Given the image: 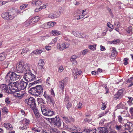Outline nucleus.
Returning a JSON list of instances; mask_svg holds the SVG:
<instances>
[{
	"label": "nucleus",
	"instance_id": "43",
	"mask_svg": "<svg viewBox=\"0 0 133 133\" xmlns=\"http://www.w3.org/2000/svg\"><path fill=\"white\" fill-rule=\"evenodd\" d=\"M35 23L37 22L40 19V17L39 16H36L32 18Z\"/></svg>",
	"mask_w": 133,
	"mask_h": 133
},
{
	"label": "nucleus",
	"instance_id": "22",
	"mask_svg": "<svg viewBox=\"0 0 133 133\" xmlns=\"http://www.w3.org/2000/svg\"><path fill=\"white\" fill-rule=\"evenodd\" d=\"M23 68L24 69V71L25 70V72H27L28 71H30V65L28 63H26L23 65Z\"/></svg>",
	"mask_w": 133,
	"mask_h": 133
},
{
	"label": "nucleus",
	"instance_id": "62",
	"mask_svg": "<svg viewBox=\"0 0 133 133\" xmlns=\"http://www.w3.org/2000/svg\"><path fill=\"white\" fill-rule=\"evenodd\" d=\"M27 4L22 5L20 6V9H24L27 6Z\"/></svg>",
	"mask_w": 133,
	"mask_h": 133
},
{
	"label": "nucleus",
	"instance_id": "33",
	"mask_svg": "<svg viewBox=\"0 0 133 133\" xmlns=\"http://www.w3.org/2000/svg\"><path fill=\"white\" fill-rule=\"evenodd\" d=\"M41 109L43 114V115L44 113L47 110L46 108L45 107L44 105H42L41 107Z\"/></svg>",
	"mask_w": 133,
	"mask_h": 133
},
{
	"label": "nucleus",
	"instance_id": "30",
	"mask_svg": "<svg viewBox=\"0 0 133 133\" xmlns=\"http://www.w3.org/2000/svg\"><path fill=\"white\" fill-rule=\"evenodd\" d=\"M112 50L111 55L112 56H115L117 54V51H116V49L115 48L112 47Z\"/></svg>",
	"mask_w": 133,
	"mask_h": 133
},
{
	"label": "nucleus",
	"instance_id": "20",
	"mask_svg": "<svg viewBox=\"0 0 133 133\" xmlns=\"http://www.w3.org/2000/svg\"><path fill=\"white\" fill-rule=\"evenodd\" d=\"M51 32L53 35L54 36H57L61 34V31L56 30H52Z\"/></svg>",
	"mask_w": 133,
	"mask_h": 133
},
{
	"label": "nucleus",
	"instance_id": "13",
	"mask_svg": "<svg viewBox=\"0 0 133 133\" xmlns=\"http://www.w3.org/2000/svg\"><path fill=\"white\" fill-rule=\"evenodd\" d=\"M62 118L64 121L66 123H70L73 122L74 121V119L71 117L70 116L69 117H67L65 116H63L62 117Z\"/></svg>",
	"mask_w": 133,
	"mask_h": 133
},
{
	"label": "nucleus",
	"instance_id": "11",
	"mask_svg": "<svg viewBox=\"0 0 133 133\" xmlns=\"http://www.w3.org/2000/svg\"><path fill=\"white\" fill-rule=\"evenodd\" d=\"M69 45L70 44L69 43L65 42L61 45L59 44H58L57 48H59L60 50H62L65 48H68Z\"/></svg>",
	"mask_w": 133,
	"mask_h": 133
},
{
	"label": "nucleus",
	"instance_id": "15",
	"mask_svg": "<svg viewBox=\"0 0 133 133\" xmlns=\"http://www.w3.org/2000/svg\"><path fill=\"white\" fill-rule=\"evenodd\" d=\"M9 89L10 91L12 93H13L14 94L15 93V92L20 91L18 87H14L10 86L9 87Z\"/></svg>",
	"mask_w": 133,
	"mask_h": 133
},
{
	"label": "nucleus",
	"instance_id": "49",
	"mask_svg": "<svg viewBox=\"0 0 133 133\" xmlns=\"http://www.w3.org/2000/svg\"><path fill=\"white\" fill-rule=\"evenodd\" d=\"M65 104H66V107L67 109L68 110H69L72 106V104L70 102H68L65 103Z\"/></svg>",
	"mask_w": 133,
	"mask_h": 133
},
{
	"label": "nucleus",
	"instance_id": "23",
	"mask_svg": "<svg viewBox=\"0 0 133 133\" xmlns=\"http://www.w3.org/2000/svg\"><path fill=\"white\" fill-rule=\"evenodd\" d=\"M128 84H130L129 87H130L133 85V77H131L128 79L127 81Z\"/></svg>",
	"mask_w": 133,
	"mask_h": 133
},
{
	"label": "nucleus",
	"instance_id": "12",
	"mask_svg": "<svg viewBox=\"0 0 133 133\" xmlns=\"http://www.w3.org/2000/svg\"><path fill=\"white\" fill-rule=\"evenodd\" d=\"M27 85V83L21 80L19 83V87H18L20 90L25 89Z\"/></svg>",
	"mask_w": 133,
	"mask_h": 133
},
{
	"label": "nucleus",
	"instance_id": "4",
	"mask_svg": "<svg viewBox=\"0 0 133 133\" xmlns=\"http://www.w3.org/2000/svg\"><path fill=\"white\" fill-rule=\"evenodd\" d=\"M23 78L27 82H30L35 80L36 77L32 73L31 71L28 70L25 72Z\"/></svg>",
	"mask_w": 133,
	"mask_h": 133
},
{
	"label": "nucleus",
	"instance_id": "24",
	"mask_svg": "<svg viewBox=\"0 0 133 133\" xmlns=\"http://www.w3.org/2000/svg\"><path fill=\"white\" fill-rule=\"evenodd\" d=\"M9 64V62L8 61H5L3 62L2 64V68L4 69L7 68Z\"/></svg>",
	"mask_w": 133,
	"mask_h": 133
},
{
	"label": "nucleus",
	"instance_id": "41",
	"mask_svg": "<svg viewBox=\"0 0 133 133\" xmlns=\"http://www.w3.org/2000/svg\"><path fill=\"white\" fill-rule=\"evenodd\" d=\"M10 86L14 87H19V83L17 82H15L13 83L12 85H10Z\"/></svg>",
	"mask_w": 133,
	"mask_h": 133
},
{
	"label": "nucleus",
	"instance_id": "32",
	"mask_svg": "<svg viewBox=\"0 0 133 133\" xmlns=\"http://www.w3.org/2000/svg\"><path fill=\"white\" fill-rule=\"evenodd\" d=\"M59 14H58L57 15H56L55 14H49V17L50 18L54 19L59 17Z\"/></svg>",
	"mask_w": 133,
	"mask_h": 133
},
{
	"label": "nucleus",
	"instance_id": "58",
	"mask_svg": "<svg viewBox=\"0 0 133 133\" xmlns=\"http://www.w3.org/2000/svg\"><path fill=\"white\" fill-rule=\"evenodd\" d=\"M77 57V56H73L71 57V58L70 59V61L72 62L74 60H76V59Z\"/></svg>",
	"mask_w": 133,
	"mask_h": 133
},
{
	"label": "nucleus",
	"instance_id": "53",
	"mask_svg": "<svg viewBox=\"0 0 133 133\" xmlns=\"http://www.w3.org/2000/svg\"><path fill=\"white\" fill-rule=\"evenodd\" d=\"M117 107L118 108L124 109L125 107L124 105L122 103H120L117 106Z\"/></svg>",
	"mask_w": 133,
	"mask_h": 133
},
{
	"label": "nucleus",
	"instance_id": "2",
	"mask_svg": "<svg viewBox=\"0 0 133 133\" xmlns=\"http://www.w3.org/2000/svg\"><path fill=\"white\" fill-rule=\"evenodd\" d=\"M21 77L19 74H17L15 73L10 72L8 73L6 76L5 80L7 82L11 83L12 81L20 79Z\"/></svg>",
	"mask_w": 133,
	"mask_h": 133
},
{
	"label": "nucleus",
	"instance_id": "36",
	"mask_svg": "<svg viewBox=\"0 0 133 133\" xmlns=\"http://www.w3.org/2000/svg\"><path fill=\"white\" fill-rule=\"evenodd\" d=\"M46 8V5H45L44 6H41L39 8L36 9L35 10V12H38L41 10L43 9H45Z\"/></svg>",
	"mask_w": 133,
	"mask_h": 133
},
{
	"label": "nucleus",
	"instance_id": "57",
	"mask_svg": "<svg viewBox=\"0 0 133 133\" xmlns=\"http://www.w3.org/2000/svg\"><path fill=\"white\" fill-rule=\"evenodd\" d=\"M89 50L88 49H85L82 51L81 52L82 54L83 55H85L88 52Z\"/></svg>",
	"mask_w": 133,
	"mask_h": 133
},
{
	"label": "nucleus",
	"instance_id": "64",
	"mask_svg": "<svg viewBox=\"0 0 133 133\" xmlns=\"http://www.w3.org/2000/svg\"><path fill=\"white\" fill-rule=\"evenodd\" d=\"M2 111L3 112H5L7 113L8 112V110L6 108H4L2 109Z\"/></svg>",
	"mask_w": 133,
	"mask_h": 133
},
{
	"label": "nucleus",
	"instance_id": "3",
	"mask_svg": "<svg viewBox=\"0 0 133 133\" xmlns=\"http://www.w3.org/2000/svg\"><path fill=\"white\" fill-rule=\"evenodd\" d=\"M15 11L13 9L8 12L3 13L2 14V17L4 19L7 20H11L16 16Z\"/></svg>",
	"mask_w": 133,
	"mask_h": 133
},
{
	"label": "nucleus",
	"instance_id": "60",
	"mask_svg": "<svg viewBox=\"0 0 133 133\" xmlns=\"http://www.w3.org/2000/svg\"><path fill=\"white\" fill-rule=\"evenodd\" d=\"M50 78L49 77L47 79L46 81V83L47 85L49 86H50Z\"/></svg>",
	"mask_w": 133,
	"mask_h": 133
},
{
	"label": "nucleus",
	"instance_id": "48",
	"mask_svg": "<svg viewBox=\"0 0 133 133\" xmlns=\"http://www.w3.org/2000/svg\"><path fill=\"white\" fill-rule=\"evenodd\" d=\"M36 108H35L34 109H32L35 115L39 113L38 110Z\"/></svg>",
	"mask_w": 133,
	"mask_h": 133
},
{
	"label": "nucleus",
	"instance_id": "31",
	"mask_svg": "<svg viewBox=\"0 0 133 133\" xmlns=\"http://www.w3.org/2000/svg\"><path fill=\"white\" fill-rule=\"evenodd\" d=\"M41 82V79H39L37 80H36L35 81H34V82L29 84L28 85V87H30L32 85L35 84V83H37Z\"/></svg>",
	"mask_w": 133,
	"mask_h": 133
},
{
	"label": "nucleus",
	"instance_id": "38",
	"mask_svg": "<svg viewBox=\"0 0 133 133\" xmlns=\"http://www.w3.org/2000/svg\"><path fill=\"white\" fill-rule=\"evenodd\" d=\"M96 45H90L89 48L92 51H94L96 49Z\"/></svg>",
	"mask_w": 133,
	"mask_h": 133
},
{
	"label": "nucleus",
	"instance_id": "8",
	"mask_svg": "<svg viewBox=\"0 0 133 133\" xmlns=\"http://www.w3.org/2000/svg\"><path fill=\"white\" fill-rule=\"evenodd\" d=\"M124 92V90L123 89H121L119 90L114 95V99L117 100V99H121L123 96Z\"/></svg>",
	"mask_w": 133,
	"mask_h": 133
},
{
	"label": "nucleus",
	"instance_id": "54",
	"mask_svg": "<svg viewBox=\"0 0 133 133\" xmlns=\"http://www.w3.org/2000/svg\"><path fill=\"white\" fill-rule=\"evenodd\" d=\"M64 70V68L62 66H60L58 68V72L61 73Z\"/></svg>",
	"mask_w": 133,
	"mask_h": 133
},
{
	"label": "nucleus",
	"instance_id": "14",
	"mask_svg": "<svg viewBox=\"0 0 133 133\" xmlns=\"http://www.w3.org/2000/svg\"><path fill=\"white\" fill-rule=\"evenodd\" d=\"M0 88L2 91H3L5 92H9L8 87L6 84H3L1 85L0 86Z\"/></svg>",
	"mask_w": 133,
	"mask_h": 133
},
{
	"label": "nucleus",
	"instance_id": "35",
	"mask_svg": "<svg viewBox=\"0 0 133 133\" xmlns=\"http://www.w3.org/2000/svg\"><path fill=\"white\" fill-rule=\"evenodd\" d=\"M43 51L42 50H39L38 49L32 52V53L35 54L36 55L39 54L41 53Z\"/></svg>",
	"mask_w": 133,
	"mask_h": 133
},
{
	"label": "nucleus",
	"instance_id": "10",
	"mask_svg": "<svg viewBox=\"0 0 133 133\" xmlns=\"http://www.w3.org/2000/svg\"><path fill=\"white\" fill-rule=\"evenodd\" d=\"M68 80L67 77L65 78L63 80L60 81L59 83V88L63 91L64 86L66 85V83Z\"/></svg>",
	"mask_w": 133,
	"mask_h": 133
},
{
	"label": "nucleus",
	"instance_id": "26",
	"mask_svg": "<svg viewBox=\"0 0 133 133\" xmlns=\"http://www.w3.org/2000/svg\"><path fill=\"white\" fill-rule=\"evenodd\" d=\"M73 73L76 76L79 75L82 72L80 70H78L77 69H74L72 71Z\"/></svg>",
	"mask_w": 133,
	"mask_h": 133
},
{
	"label": "nucleus",
	"instance_id": "1",
	"mask_svg": "<svg viewBox=\"0 0 133 133\" xmlns=\"http://www.w3.org/2000/svg\"><path fill=\"white\" fill-rule=\"evenodd\" d=\"M28 92L32 95L40 96L43 93V89L41 85H37L30 88Z\"/></svg>",
	"mask_w": 133,
	"mask_h": 133
},
{
	"label": "nucleus",
	"instance_id": "18",
	"mask_svg": "<svg viewBox=\"0 0 133 133\" xmlns=\"http://www.w3.org/2000/svg\"><path fill=\"white\" fill-rule=\"evenodd\" d=\"M108 131L107 128L104 127H101L99 128L98 133H108Z\"/></svg>",
	"mask_w": 133,
	"mask_h": 133
},
{
	"label": "nucleus",
	"instance_id": "28",
	"mask_svg": "<svg viewBox=\"0 0 133 133\" xmlns=\"http://www.w3.org/2000/svg\"><path fill=\"white\" fill-rule=\"evenodd\" d=\"M55 24L56 22H49L47 23V28H50L51 27H53Z\"/></svg>",
	"mask_w": 133,
	"mask_h": 133
},
{
	"label": "nucleus",
	"instance_id": "50",
	"mask_svg": "<svg viewBox=\"0 0 133 133\" xmlns=\"http://www.w3.org/2000/svg\"><path fill=\"white\" fill-rule=\"evenodd\" d=\"M129 59L127 58H125L123 60V63L125 65H127L129 63Z\"/></svg>",
	"mask_w": 133,
	"mask_h": 133
},
{
	"label": "nucleus",
	"instance_id": "7",
	"mask_svg": "<svg viewBox=\"0 0 133 133\" xmlns=\"http://www.w3.org/2000/svg\"><path fill=\"white\" fill-rule=\"evenodd\" d=\"M15 70L17 72L21 73L23 72L24 71V69L23 68V65L22 62H20L17 63Z\"/></svg>",
	"mask_w": 133,
	"mask_h": 133
},
{
	"label": "nucleus",
	"instance_id": "25",
	"mask_svg": "<svg viewBox=\"0 0 133 133\" xmlns=\"http://www.w3.org/2000/svg\"><path fill=\"white\" fill-rule=\"evenodd\" d=\"M30 121L28 120H27L26 119H24L23 120L20 122L21 123H22V124L24 125H26L27 126L29 124Z\"/></svg>",
	"mask_w": 133,
	"mask_h": 133
},
{
	"label": "nucleus",
	"instance_id": "16",
	"mask_svg": "<svg viewBox=\"0 0 133 133\" xmlns=\"http://www.w3.org/2000/svg\"><path fill=\"white\" fill-rule=\"evenodd\" d=\"M4 126L6 129L9 130H11L13 129L12 125L9 123H4Z\"/></svg>",
	"mask_w": 133,
	"mask_h": 133
},
{
	"label": "nucleus",
	"instance_id": "55",
	"mask_svg": "<svg viewBox=\"0 0 133 133\" xmlns=\"http://www.w3.org/2000/svg\"><path fill=\"white\" fill-rule=\"evenodd\" d=\"M120 42V40L119 39L114 40L113 41H111V43H112L113 44H116Z\"/></svg>",
	"mask_w": 133,
	"mask_h": 133
},
{
	"label": "nucleus",
	"instance_id": "6",
	"mask_svg": "<svg viewBox=\"0 0 133 133\" xmlns=\"http://www.w3.org/2000/svg\"><path fill=\"white\" fill-rule=\"evenodd\" d=\"M52 123L57 127H60L62 123V121L59 117L56 116L55 118L51 119Z\"/></svg>",
	"mask_w": 133,
	"mask_h": 133
},
{
	"label": "nucleus",
	"instance_id": "29",
	"mask_svg": "<svg viewBox=\"0 0 133 133\" xmlns=\"http://www.w3.org/2000/svg\"><path fill=\"white\" fill-rule=\"evenodd\" d=\"M43 96L47 100H49L51 97L47 93L46 91L44 92Z\"/></svg>",
	"mask_w": 133,
	"mask_h": 133
},
{
	"label": "nucleus",
	"instance_id": "44",
	"mask_svg": "<svg viewBox=\"0 0 133 133\" xmlns=\"http://www.w3.org/2000/svg\"><path fill=\"white\" fill-rule=\"evenodd\" d=\"M107 9L109 13L112 17H113V15L111 9L109 7H107Z\"/></svg>",
	"mask_w": 133,
	"mask_h": 133
},
{
	"label": "nucleus",
	"instance_id": "47",
	"mask_svg": "<svg viewBox=\"0 0 133 133\" xmlns=\"http://www.w3.org/2000/svg\"><path fill=\"white\" fill-rule=\"evenodd\" d=\"M5 101V102L6 104V105H8L9 104L11 103V101L10 100V98L8 97H7L6 98Z\"/></svg>",
	"mask_w": 133,
	"mask_h": 133
},
{
	"label": "nucleus",
	"instance_id": "27",
	"mask_svg": "<svg viewBox=\"0 0 133 133\" xmlns=\"http://www.w3.org/2000/svg\"><path fill=\"white\" fill-rule=\"evenodd\" d=\"M6 54L4 53L0 54V60L2 61L4 60L6 58Z\"/></svg>",
	"mask_w": 133,
	"mask_h": 133
},
{
	"label": "nucleus",
	"instance_id": "59",
	"mask_svg": "<svg viewBox=\"0 0 133 133\" xmlns=\"http://www.w3.org/2000/svg\"><path fill=\"white\" fill-rule=\"evenodd\" d=\"M29 50V49L26 48H24L22 49L23 53H26Z\"/></svg>",
	"mask_w": 133,
	"mask_h": 133
},
{
	"label": "nucleus",
	"instance_id": "40",
	"mask_svg": "<svg viewBox=\"0 0 133 133\" xmlns=\"http://www.w3.org/2000/svg\"><path fill=\"white\" fill-rule=\"evenodd\" d=\"M48 130L51 133H56L57 130L56 129L50 128H49Z\"/></svg>",
	"mask_w": 133,
	"mask_h": 133
},
{
	"label": "nucleus",
	"instance_id": "19",
	"mask_svg": "<svg viewBox=\"0 0 133 133\" xmlns=\"http://www.w3.org/2000/svg\"><path fill=\"white\" fill-rule=\"evenodd\" d=\"M126 30L130 35H131L132 34V26H130L127 28Z\"/></svg>",
	"mask_w": 133,
	"mask_h": 133
},
{
	"label": "nucleus",
	"instance_id": "63",
	"mask_svg": "<svg viewBox=\"0 0 133 133\" xmlns=\"http://www.w3.org/2000/svg\"><path fill=\"white\" fill-rule=\"evenodd\" d=\"M30 23V24H31V25H32L33 24L35 23L34 22L35 21H34L32 18L28 19Z\"/></svg>",
	"mask_w": 133,
	"mask_h": 133
},
{
	"label": "nucleus",
	"instance_id": "51",
	"mask_svg": "<svg viewBox=\"0 0 133 133\" xmlns=\"http://www.w3.org/2000/svg\"><path fill=\"white\" fill-rule=\"evenodd\" d=\"M69 97L66 95H65V98L64 99V102L65 103H66L68 102H69Z\"/></svg>",
	"mask_w": 133,
	"mask_h": 133
},
{
	"label": "nucleus",
	"instance_id": "42",
	"mask_svg": "<svg viewBox=\"0 0 133 133\" xmlns=\"http://www.w3.org/2000/svg\"><path fill=\"white\" fill-rule=\"evenodd\" d=\"M35 117L36 119L38 121H40L42 118V117L39 114V113L37 114V115H35Z\"/></svg>",
	"mask_w": 133,
	"mask_h": 133
},
{
	"label": "nucleus",
	"instance_id": "61",
	"mask_svg": "<svg viewBox=\"0 0 133 133\" xmlns=\"http://www.w3.org/2000/svg\"><path fill=\"white\" fill-rule=\"evenodd\" d=\"M82 10L81 9H78L77 10L76 13V14L77 15H78V14L79 15L82 13Z\"/></svg>",
	"mask_w": 133,
	"mask_h": 133
},
{
	"label": "nucleus",
	"instance_id": "56",
	"mask_svg": "<svg viewBox=\"0 0 133 133\" xmlns=\"http://www.w3.org/2000/svg\"><path fill=\"white\" fill-rule=\"evenodd\" d=\"M32 130L36 132H39L40 131L39 128L37 127L33 128H32Z\"/></svg>",
	"mask_w": 133,
	"mask_h": 133
},
{
	"label": "nucleus",
	"instance_id": "17",
	"mask_svg": "<svg viewBox=\"0 0 133 133\" xmlns=\"http://www.w3.org/2000/svg\"><path fill=\"white\" fill-rule=\"evenodd\" d=\"M54 115V112L53 111L47 110L43 114L45 116H51Z\"/></svg>",
	"mask_w": 133,
	"mask_h": 133
},
{
	"label": "nucleus",
	"instance_id": "39",
	"mask_svg": "<svg viewBox=\"0 0 133 133\" xmlns=\"http://www.w3.org/2000/svg\"><path fill=\"white\" fill-rule=\"evenodd\" d=\"M37 101L39 104L43 103L45 104V102L42 98H37Z\"/></svg>",
	"mask_w": 133,
	"mask_h": 133
},
{
	"label": "nucleus",
	"instance_id": "52",
	"mask_svg": "<svg viewBox=\"0 0 133 133\" xmlns=\"http://www.w3.org/2000/svg\"><path fill=\"white\" fill-rule=\"evenodd\" d=\"M27 128V126L25 125H24L23 124H22L21 126L19 127V129L21 130H24L26 129Z\"/></svg>",
	"mask_w": 133,
	"mask_h": 133
},
{
	"label": "nucleus",
	"instance_id": "5",
	"mask_svg": "<svg viewBox=\"0 0 133 133\" xmlns=\"http://www.w3.org/2000/svg\"><path fill=\"white\" fill-rule=\"evenodd\" d=\"M25 104H27L28 107H30L32 109H34L36 107L35 99L32 97H30L25 99Z\"/></svg>",
	"mask_w": 133,
	"mask_h": 133
},
{
	"label": "nucleus",
	"instance_id": "37",
	"mask_svg": "<svg viewBox=\"0 0 133 133\" xmlns=\"http://www.w3.org/2000/svg\"><path fill=\"white\" fill-rule=\"evenodd\" d=\"M72 33L75 36L77 37H80V34L81 33L79 32L76 31H73Z\"/></svg>",
	"mask_w": 133,
	"mask_h": 133
},
{
	"label": "nucleus",
	"instance_id": "9",
	"mask_svg": "<svg viewBox=\"0 0 133 133\" xmlns=\"http://www.w3.org/2000/svg\"><path fill=\"white\" fill-rule=\"evenodd\" d=\"M124 128L125 130H128L130 132H132L133 131L132 124L130 122H127Z\"/></svg>",
	"mask_w": 133,
	"mask_h": 133
},
{
	"label": "nucleus",
	"instance_id": "21",
	"mask_svg": "<svg viewBox=\"0 0 133 133\" xmlns=\"http://www.w3.org/2000/svg\"><path fill=\"white\" fill-rule=\"evenodd\" d=\"M14 94L15 96L18 97L20 99L22 98L24 96V94L23 93L21 92H20L19 93H15Z\"/></svg>",
	"mask_w": 133,
	"mask_h": 133
},
{
	"label": "nucleus",
	"instance_id": "46",
	"mask_svg": "<svg viewBox=\"0 0 133 133\" xmlns=\"http://www.w3.org/2000/svg\"><path fill=\"white\" fill-rule=\"evenodd\" d=\"M24 24L25 26L27 27L30 25H31L28 20H27L24 22Z\"/></svg>",
	"mask_w": 133,
	"mask_h": 133
},
{
	"label": "nucleus",
	"instance_id": "34",
	"mask_svg": "<svg viewBox=\"0 0 133 133\" xmlns=\"http://www.w3.org/2000/svg\"><path fill=\"white\" fill-rule=\"evenodd\" d=\"M45 64L44 61L43 59H41L38 62V65L39 66H43Z\"/></svg>",
	"mask_w": 133,
	"mask_h": 133
},
{
	"label": "nucleus",
	"instance_id": "45",
	"mask_svg": "<svg viewBox=\"0 0 133 133\" xmlns=\"http://www.w3.org/2000/svg\"><path fill=\"white\" fill-rule=\"evenodd\" d=\"M42 2L41 1L38 0L35 2V4L36 6H39L40 5H42Z\"/></svg>",
	"mask_w": 133,
	"mask_h": 133
}]
</instances>
